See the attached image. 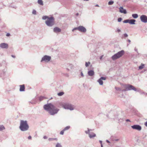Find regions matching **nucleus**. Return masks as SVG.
Segmentation results:
<instances>
[{
  "instance_id": "f257e3e1",
  "label": "nucleus",
  "mask_w": 147,
  "mask_h": 147,
  "mask_svg": "<svg viewBox=\"0 0 147 147\" xmlns=\"http://www.w3.org/2000/svg\"><path fill=\"white\" fill-rule=\"evenodd\" d=\"M57 107L59 108L61 107L59 105V102L55 104L52 103H48L45 105L43 106V108L44 109L48 112L51 115H53L57 114L59 111V109L57 108Z\"/></svg>"
},
{
  "instance_id": "f03ea898",
  "label": "nucleus",
  "mask_w": 147,
  "mask_h": 147,
  "mask_svg": "<svg viewBox=\"0 0 147 147\" xmlns=\"http://www.w3.org/2000/svg\"><path fill=\"white\" fill-rule=\"evenodd\" d=\"M59 105L61 107H62L64 109H68L72 111L74 109V106L69 103H63L61 102H59Z\"/></svg>"
},
{
  "instance_id": "7ed1b4c3",
  "label": "nucleus",
  "mask_w": 147,
  "mask_h": 147,
  "mask_svg": "<svg viewBox=\"0 0 147 147\" xmlns=\"http://www.w3.org/2000/svg\"><path fill=\"white\" fill-rule=\"evenodd\" d=\"M29 127V126L26 121L23 120L20 121L19 128L21 131H27Z\"/></svg>"
},
{
  "instance_id": "20e7f679",
  "label": "nucleus",
  "mask_w": 147,
  "mask_h": 147,
  "mask_svg": "<svg viewBox=\"0 0 147 147\" xmlns=\"http://www.w3.org/2000/svg\"><path fill=\"white\" fill-rule=\"evenodd\" d=\"M124 51L122 50L112 56L111 58L113 60L115 61L121 57L124 54Z\"/></svg>"
},
{
  "instance_id": "39448f33",
  "label": "nucleus",
  "mask_w": 147,
  "mask_h": 147,
  "mask_svg": "<svg viewBox=\"0 0 147 147\" xmlns=\"http://www.w3.org/2000/svg\"><path fill=\"white\" fill-rule=\"evenodd\" d=\"M54 20L53 17H51L45 21V24L48 26L52 27L54 24Z\"/></svg>"
},
{
  "instance_id": "423d86ee",
  "label": "nucleus",
  "mask_w": 147,
  "mask_h": 147,
  "mask_svg": "<svg viewBox=\"0 0 147 147\" xmlns=\"http://www.w3.org/2000/svg\"><path fill=\"white\" fill-rule=\"evenodd\" d=\"M51 59V56L47 55H45L42 57L40 62H45L47 63L49 62Z\"/></svg>"
},
{
  "instance_id": "0eeeda50",
  "label": "nucleus",
  "mask_w": 147,
  "mask_h": 147,
  "mask_svg": "<svg viewBox=\"0 0 147 147\" xmlns=\"http://www.w3.org/2000/svg\"><path fill=\"white\" fill-rule=\"evenodd\" d=\"M124 87L126 90H133L135 91H136L137 90L135 87L133 86L130 84H125L124 86Z\"/></svg>"
},
{
  "instance_id": "6e6552de",
  "label": "nucleus",
  "mask_w": 147,
  "mask_h": 147,
  "mask_svg": "<svg viewBox=\"0 0 147 147\" xmlns=\"http://www.w3.org/2000/svg\"><path fill=\"white\" fill-rule=\"evenodd\" d=\"M76 30H78L80 32H86V28L82 26H80L78 27L72 29V31H74Z\"/></svg>"
},
{
  "instance_id": "1a4fd4ad",
  "label": "nucleus",
  "mask_w": 147,
  "mask_h": 147,
  "mask_svg": "<svg viewBox=\"0 0 147 147\" xmlns=\"http://www.w3.org/2000/svg\"><path fill=\"white\" fill-rule=\"evenodd\" d=\"M7 71V69L5 68L2 71L1 73V76L3 79L5 78L8 76L6 73Z\"/></svg>"
},
{
  "instance_id": "9d476101",
  "label": "nucleus",
  "mask_w": 147,
  "mask_h": 147,
  "mask_svg": "<svg viewBox=\"0 0 147 147\" xmlns=\"http://www.w3.org/2000/svg\"><path fill=\"white\" fill-rule=\"evenodd\" d=\"M140 19L141 21L144 23H147V16L145 15H142L140 16Z\"/></svg>"
},
{
  "instance_id": "9b49d317",
  "label": "nucleus",
  "mask_w": 147,
  "mask_h": 147,
  "mask_svg": "<svg viewBox=\"0 0 147 147\" xmlns=\"http://www.w3.org/2000/svg\"><path fill=\"white\" fill-rule=\"evenodd\" d=\"M131 128L134 129H136L139 131H140L142 129L141 127L138 125H134L131 126Z\"/></svg>"
},
{
  "instance_id": "f8f14e48",
  "label": "nucleus",
  "mask_w": 147,
  "mask_h": 147,
  "mask_svg": "<svg viewBox=\"0 0 147 147\" xmlns=\"http://www.w3.org/2000/svg\"><path fill=\"white\" fill-rule=\"evenodd\" d=\"M106 79V77H101L97 80V82L99 83L100 85H102L103 84V82L102 80H105Z\"/></svg>"
},
{
  "instance_id": "ddd939ff",
  "label": "nucleus",
  "mask_w": 147,
  "mask_h": 147,
  "mask_svg": "<svg viewBox=\"0 0 147 147\" xmlns=\"http://www.w3.org/2000/svg\"><path fill=\"white\" fill-rule=\"evenodd\" d=\"M0 47L2 49H7L8 45L6 43H2L0 44Z\"/></svg>"
},
{
  "instance_id": "4468645a",
  "label": "nucleus",
  "mask_w": 147,
  "mask_h": 147,
  "mask_svg": "<svg viewBox=\"0 0 147 147\" xmlns=\"http://www.w3.org/2000/svg\"><path fill=\"white\" fill-rule=\"evenodd\" d=\"M115 118L118 121L119 123H121L124 120L123 118H121V116L119 115H118V116H116Z\"/></svg>"
},
{
  "instance_id": "2eb2a0df",
  "label": "nucleus",
  "mask_w": 147,
  "mask_h": 147,
  "mask_svg": "<svg viewBox=\"0 0 147 147\" xmlns=\"http://www.w3.org/2000/svg\"><path fill=\"white\" fill-rule=\"evenodd\" d=\"M119 12L121 13L124 14H126L127 13L126 10L123 9L122 7H120L119 8Z\"/></svg>"
},
{
  "instance_id": "dca6fc26",
  "label": "nucleus",
  "mask_w": 147,
  "mask_h": 147,
  "mask_svg": "<svg viewBox=\"0 0 147 147\" xmlns=\"http://www.w3.org/2000/svg\"><path fill=\"white\" fill-rule=\"evenodd\" d=\"M88 135L89 137L90 138H92L96 136V134L95 133L91 132L87 134Z\"/></svg>"
},
{
  "instance_id": "f3484780",
  "label": "nucleus",
  "mask_w": 147,
  "mask_h": 147,
  "mask_svg": "<svg viewBox=\"0 0 147 147\" xmlns=\"http://www.w3.org/2000/svg\"><path fill=\"white\" fill-rule=\"evenodd\" d=\"M61 31V29L58 27H55L53 29V32L55 33H58Z\"/></svg>"
},
{
  "instance_id": "a211bd4d",
  "label": "nucleus",
  "mask_w": 147,
  "mask_h": 147,
  "mask_svg": "<svg viewBox=\"0 0 147 147\" xmlns=\"http://www.w3.org/2000/svg\"><path fill=\"white\" fill-rule=\"evenodd\" d=\"M88 74L90 76H94V72L93 70H90L88 71Z\"/></svg>"
},
{
  "instance_id": "6ab92c4d",
  "label": "nucleus",
  "mask_w": 147,
  "mask_h": 147,
  "mask_svg": "<svg viewBox=\"0 0 147 147\" xmlns=\"http://www.w3.org/2000/svg\"><path fill=\"white\" fill-rule=\"evenodd\" d=\"M20 92L24 91L25 90V86L24 84L20 85Z\"/></svg>"
},
{
  "instance_id": "aec40b11",
  "label": "nucleus",
  "mask_w": 147,
  "mask_h": 147,
  "mask_svg": "<svg viewBox=\"0 0 147 147\" xmlns=\"http://www.w3.org/2000/svg\"><path fill=\"white\" fill-rule=\"evenodd\" d=\"M136 20L134 19L129 20V23L131 24H135Z\"/></svg>"
},
{
  "instance_id": "412c9836",
  "label": "nucleus",
  "mask_w": 147,
  "mask_h": 147,
  "mask_svg": "<svg viewBox=\"0 0 147 147\" xmlns=\"http://www.w3.org/2000/svg\"><path fill=\"white\" fill-rule=\"evenodd\" d=\"M87 129L88 130L85 131V132L86 134H87L91 132V131L92 130V129H90L88 128Z\"/></svg>"
},
{
  "instance_id": "4be33fe9",
  "label": "nucleus",
  "mask_w": 147,
  "mask_h": 147,
  "mask_svg": "<svg viewBox=\"0 0 147 147\" xmlns=\"http://www.w3.org/2000/svg\"><path fill=\"white\" fill-rule=\"evenodd\" d=\"M145 66L144 64L142 63L141 65L139 67V69H143Z\"/></svg>"
},
{
  "instance_id": "5701e85b",
  "label": "nucleus",
  "mask_w": 147,
  "mask_h": 147,
  "mask_svg": "<svg viewBox=\"0 0 147 147\" xmlns=\"http://www.w3.org/2000/svg\"><path fill=\"white\" fill-rule=\"evenodd\" d=\"M49 140V141H53L54 140H55L56 141H57L58 140V139L57 138H49L48 139Z\"/></svg>"
},
{
  "instance_id": "b1692460",
  "label": "nucleus",
  "mask_w": 147,
  "mask_h": 147,
  "mask_svg": "<svg viewBox=\"0 0 147 147\" xmlns=\"http://www.w3.org/2000/svg\"><path fill=\"white\" fill-rule=\"evenodd\" d=\"M38 3L40 5H43V2L42 0H38Z\"/></svg>"
},
{
  "instance_id": "393cba45",
  "label": "nucleus",
  "mask_w": 147,
  "mask_h": 147,
  "mask_svg": "<svg viewBox=\"0 0 147 147\" xmlns=\"http://www.w3.org/2000/svg\"><path fill=\"white\" fill-rule=\"evenodd\" d=\"M55 147H63L61 143L58 142L55 145Z\"/></svg>"
},
{
  "instance_id": "a878e982",
  "label": "nucleus",
  "mask_w": 147,
  "mask_h": 147,
  "mask_svg": "<svg viewBox=\"0 0 147 147\" xmlns=\"http://www.w3.org/2000/svg\"><path fill=\"white\" fill-rule=\"evenodd\" d=\"M128 36V35L127 33L124 34L121 37L122 38H125Z\"/></svg>"
},
{
  "instance_id": "bb28decb",
  "label": "nucleus",
  "mask_w": 147,
  "mask_h": 147,
  "mask_svg": "<svg viewBox=\"0 0 147 147\" xmlns=\"http://www.w3.org/2000/svg\"><path fill=\"white\" fill-rule=\"evenodd\" d=\"M132 17L135 19L137 18L138 17V15L137 14H132Z\"/></svg>"
},
{
  "instance_id": "cd10ccee",
  "label": "nucleus",
  "mask_w": 147,
  "mask_h": 147,
  "mask_svg": "<svg viewBox=\"0 0 147 147\" xmlns=\"http://www.w3.org/2000/svg\"><path fill=\"white\" fill-rule=\"evenodd\" d=\"M50 18V17H49L48 16H43L42 17V19L43 20H45L46 19L47 20L48 19H49V18Z\"/></svg>"
},
{
  "instance_id": "c85d7f7f",
  "label": "nucleus",
  "mask_w": 147,
  "mask_h": 147,
  "mask_svg": "<svg viewBox=\"0 0 147 147\" xmlns=\"http://www.w3.org/2000/svg\"><path fill=\"white\" fill-rule=\"evenodd\" d=\"M90 64H91L90 62L89 61H88V62H85V66L86 67H87Z\"/></svg>"
},
{
  "instance_id": "c756f323",
  "label": "nucleus",
  "mask_w": 147,
  "mask_h": 147,
  "mask_svg": "<svg viewBox=\"0 0 147 147\" xmlns=\"http://www.w3.org/2000/svg\"><path fill=\"white\" fill-rule=\"evenodd\" d=\"M64 92H62L58 93L57 94V95L59 96H62L64 94Z\"/></svg>"
},
{
  "instance_id": "7c9ffc66",
  "label": "nucleus",
  "mask_w": 147,
  "mask_h": 147,
  "mask_svg": "<svg viewBox=\"0 0 147 147\" xmlns=\"http://www.w3.org/2000/svg\"><path fill=\"white\" fill-rule=\"evenodd\" d=\"M139 91V92L141 94H142V95L144 94V95H147V93H146L142 91Z\"/></svg>"
},
{
  "instance_id": "2f4dec72",
  "label": "nucleus",
  "mask_w": 147,
  "mask_h": 147,
  "mask_svg": "<svg viewBox=\"0 0 147 147\" xmlns=\"http://www.w3.org/2000/svg\"><path fill=\"white\" fill-rule=\"evenodd\" d=\"M70 128V126H67L66 127L63 129L64 130L66 131L69 129Z\"/></svg>"
},
{
  "instance_id": "473e14b6",
  "label": "nucleus",
  "mask_w": 147,
  "mask_h": 147,
  "mask_svg": "<svg viewBox=\"0 0 147 147\" xmlns=\"http://www.w3.org/2000/svg\"><path fill=\"white\" fill-rule=\"evenodd\" d=\"M5 129V127L3 125H0V131H1Z\"/></svg>"
},
{
  "instance_id": "72a5a7b5",
  "label": "nucleus",
  "mask_w": 147,
  "mask_h": 147,
  "mask_svg": "<svg viewBox=\"0 0 147 147\" xmlns=\"http://www.w3.org/2000/svg\"><path fill=\"white\" fill-rule=\"evenodd\" d=\"M115 88L116 89V90L117 91H121V89L119 87H115Z\"/></svg>"
},
{
  "instance_id": "f704fd0d",
  "label": "nucleus",
  "mask_w": 147,
  "mask_h": 147,
  "mask_svg": "<svg viewBox=\"0 0 147 147\" xmlns=\"http://www.w3.org/2000/svg\"><path fill=\"white\" fill-rule=\"evenodd\" d=\"M32 13L34 15H36V10L35 9H33L32 11Z\"/></svg>"
},
{
  "instance_id": "c9c22d12",
  "label": "nucleus",
  "mask_w": 147,
  "mask_h": 147,
  "mask_svg": "<svg viewBox=\"0 0 147 147\" xmlns=\"http://www.w3.org/2000/svg\"><path fill=\"white\" fill-rule=\"evenodd\" d=\"M9 7H11L12 8H14L15 9H16L17 8V7L16 5H10L9 6Z\"/></svg>"
},
{
  "instance_id": "e433bc0d",
  "label": "nucleus",
  "mask_w": 147,
  "mask_h": 147,
  "mask_svg": "<svg viewBox=\"0 0 147 147\" xmlns=\"http://www.w3.org/2000/svg\"><path fill=\"white\" fill-rule=\"evenodd\" d=\"M114 3V1H109L108 2V4L109 5H112Z\"/></svg>"
},
{
  "instance_id": "4c0bfd02",
  "label": "nucleus",
  "mask_w": 147,
  "mask_h": 147,
  "mask_svg": "<svg viewBox=\"0 0 147 147\" xmlns=\"http://www.w3.org/2000/svg\"><path fill=\"white\" fill-rule=\"evenodd\" d=\"M129 20H125L123 21V22L124 23H129Z\"/></svg>"
},
{
  "instance_id": "58836bf2",
  "label": "nucleus",
  "mask_w": 147,
  "mask_h": 147,
  "mask_svg": "<svg viewBox=\"0 0 147 147\" xmlns=\"http://www.w3.org/2000/svg\"><path fill=\"white\" fill-rule=\"evenodd\" d=\"M122 20V18H119L117 20L119 22H121Z\"/></svg>"
},
{
  "instance_id": "ea45409f",
  "label": "nucleus",
  "mask_w": 147,
  "mask_h": 147,
  "mask_svg": "<svg viewBox=\"0 0 147 147\" xmlns=\"http://www.w3.org/2000/svg\"><path fill=\"white\" fill-rule=\"evenodd\" d=\"M65 131L63 129L60 132V134L61 135H63L64 134V131Z\"/></svg>"
},
{
  "instance_id": "a19ab883",
  "label": "nucleus",
  "mask_w": 147,
  "mask_h": 147,
  "mask_svg": "<svg viewBox=\"0 0 147 147\" xmlns=\"http://www.w3.org/2000/svg\"><path fill=\"white\" fill-rule=\"evenodd\" d=\"M134 50L136 51L137 53L139 55V53H138V49L137 48H136V47L135 48Z\"/></svg>"
},
{
  "instance_id": "79ce46f5",
  "label": "nucleus",
  "mask_w": 147,
  "mask_h": 147,
  "mask_svg": "<svg viewBox=\"0 0 147 147\" xmlns=\"http://www.w3.org/2000/svg\"><path fill=\"white\" fill-rule=\"evenodd\" d=\"M81 76L82 77H84V75L83 74V73H82V71L81 72Z\"/></svg>"
},
{
  "instance_id": "37998d69",
  "label": "nucleus",
  "mask_w": 147,
  "mask_h": 147,
  "mask_svg": "<svg viewBox=\"0 0 147 147\" xmlns=\"http://www.w3.org/2000/svg\"><path fill=\"white\" fill-rule=\"evenodd\" d=\"M117 31L119 32H121V30L120 29L118 28L117 29Z\"/></svg>"
},
{
  "instance_id": "c03bdc74",
  "label": "nucleus",
  "mask_w": 147,
  "mask_h": 147,
  "mask_svg": "<svg viewBox=\"0 0 147 147\" xmlns=\"http://www.w3.org/2000/svg\"><path fill=\"white\" fill-rule=\"evenodd\" d=\"M127 41L129 43V44H127V45L128 46L129 45V44L130 43L131 40L129 39H128V40H127Z\"/></svg>"
},
{
  "instance_id": "a18cd8bd",
  "label": "nucleus",
  "mask_w": 147,
  "mask_h": 147,
  "mask_svg": "<svg viewBox=\"0 0 147 147\" xmlns=\"http://www.w3.org/2000/svg\"><path fill=\"white\" fill-rule=\"evenodd\" d=\"M43 138L44 139H47L48 138V137L46 136H44Z\"/></svg>"
},
{
  "instance_id": "49530a36",
  "label": "nucleus",
  "mask_w": 147,
  "mask_h": 147,
  "mask_svg": "<svg viewBox=\"0 0 147 147\" xmlns=\"http://www.w3.org/2000/svg\"><path fill=\"white\" fill-rule=\"evenodd\" d=\"M32 138V137L31 136H29L28 137V139H29V140H30Z\"/></svg>"
},
{
  "instance_id": "de8ad7c7",
  "label": "nucleus",
  "mask_w": 147,
  "mask_h": 147,
  "mask_svg": "<svg viewBox=\"0 0 147 147\" xmlns=\"http://www.w3.org/2000/svg\"><path fill=\"white\" fill-rule=\"evenodd\" d=\"M10 35V34L9 33H7L6 34V36H9Z\"/></svg>"
},
{
  "instance_id": "09e8293b",
  "label": "nucleus",
  "mask_w": 147,
  "mask_h": 147,
  "mask_svg": "<svg viewBox=\"0 0 147 147\" xmlns=\"http://www.w3.org/2000/svg\"><path fill=\"white\" fill-rule=\"evenodd\" d=\"M103 57V55H102L100 57V60H101L102 57Z\"/></svg>"
},
{
  "instance_id": "8fccbe9b",
  "label": "nucleus",
  "mask_w": 147,
  "mask_h": 147,
  "mask_svg": "<svg viewBox=\"0 0 147 147\" xmlns=\"http://www.w3.org/2000/svg\"><path fill=\"white\" fill-rule=\"evenodd\" d=\"M145 125L147 127V121L145 123Z\"/></svg>"
},
{
  "instance_id": "3c124183",
  "label": "nucleus",
  "mask_w": 147,
  "mask_h": 147,
  "mask_svg": "<svg viewBox=\"0 0 147 147\" xmlns=\"http://www.w3.org/2000/svg\"><path fill=\"white\" fill-rule=\"evenodd\" d=\"M122 91H127V90H126V89H124V90H121Z\"/></svg>"
},
{
  "instance_id": "603ef678",
  "label": "nucleus",
  "mask_w": 147,
  "mask_h": 147,
  "mask_svg": "<svg viewBox=\"0 0 147 147\" xmlns=\"http://www.w3.org/2000/svg\"><path fill=\"white\" fill-rule=\"evenodd\" d=\"M11 57L13 58H15L16 57L15 56L13 55H11Z\"/></svg>"
},
{
  "instance_id": "864d4df0",
  "label": "nucleus",
  "mask_w": 147,
  "mask_h": 147,
  "mask_svg": "<svg viewBox=\"0 0 147 147\" xmlns=\"http://www.w3.org/2000/svg\"><path fill=\"white\" fill-rule=\"evenodd\" d=\"M126 121L128 122V121H130V120L129 119H127L126 120Z\"/></svg>"
},
{
  "instance_id": "5fc2aeb1",
  "label": "nucleus",
  "mask_w": 147,
  "mask_h": 147,
  "mask_svg": "<svg viewBox=\"0 0 147 147\" xmlns=\"http://www.w3.org/2000/svg\"><path fill=\"white\" fill-rule=\"evenodd\" d=\"M70 67L71 68V67H73L72 65L71 64H69Z\"/></svg>"
},
{
  "instance_id": "6e6d98bb",
  "label": "nucleus",
  "mask_w": 147,
  "mask_h": 147,
  "mask_svg": "<svg viewBox=\"0 0 147 147\" xmlns=\"http://www.w3.org/2000/svg\"><path fill=\"white\" fill-rule=\"evenodd\" d=\"M106 142H107V143H110V142H109V140H106Z\"/></svg>"
},
{
  "instance_id": "4d7b16f0",
  "label": "nucleus",
  "mask_w": 147,
  "mask_h": 147,
  "mask_svg": "<svg viewBox=\"0 0 147 147\" xmlns=\"http://www.w3.org/2000/svg\"><path fill=\"white\" fill-rule=\"evenodd\" d=\"M99 142L101 144H102V141H101V140H100Z\"/></svg>"
},
{
  "instance_id": "13d9d810",
  "label": "nucleus",
  "mask_w": 147,
  "mask_h": 147,
  "mask_svg": "<svg viewBox=\"0 0 147 147\" xmlns=\"http://www.w3.org/2000/svg\"><path fill=\"white\" fill-rule=\"evenodd\" d=\"M95 6H96V7H99V6L97 4V5H95Z\"/></svg>"
},
{
  "instance_id": "bf43d9fd",
  "label": "nucleus",
  "mask_w": 147,
  "mask_h": 147,
  "mask_svg": "<svg viewBox=\"0 0 147 147\" xmlns=\"http://www.w3.org/2000/svg\"><path fill=\"white\" fill-rule=\"evenodd\" d=\"M119 140V139H116V140H115L116 141H118Z\"/></svg>"
},
{
  "instance_id": "052dcab7",
  "label": "nucleus",
  "mask_w": 147,
  "mask_h": 147,
  "mask_svg": "<svg viewBox=\"0 0 147 147\" xmlns=\"http://www.w3.org/2000/svg\"><path fill=\"white\" fill-rule=\"evenodd\" d=\"M78 15H79V14H78V13H77L76 14V16H78Z\"/></svg>"
},
{
  "instance_id": "680f3d73",
  "label": "nucleus",
  "mask_w": 147,
  "mask_h": 147,
  "mask_svg": "<svg viewBox=\"0 0 147 147\" xmlns=\"http://www.w3.org/2000/svg\"><path fill=\"white\" fill-rule=\"evenodd\" d=\"M83 0L84 1H89V0Z\"/></svg>"
},
{
  "instance_id": "e2e57ef3",
  "label": "nucleus",
  "mask_w": 147,
  "mask_h": 147,
  "mask_svg": "<svg viewBox=\"0 0 147 147\" xmlns=\"http://www.w3.org/2000/svg\"><path fill=\"white\" fill-rule=\"evenodd\" d=\"M101 147H103V146L102 144H101Z\"/></svg>"
},
{
  "instance_id": "0e129e2a",
  "label": "nucleus",
  "mask_w": 147,
  "mask_h": 147,
  "mask_svg": "<svg viewBox=\"0 0 147 147\" xmlns=\"http://www.w3.org/2000/svg\"><path fill=\"white\" fill-rule=\"evenodd\" d=\"M41 98H42L41 97H40V99H41ZM42 98H43V97H42Z\"/></svg>"
},
{
  "instance_id": "69168bd1",
  "label": "nucleus",
  "mask_w": 147,
  "mask_h": 147,
  "mask_svg": "<svg viewBox=\"0 0 147 147\" xmlns=\"http://www.w3.org/2000/svg\"><path fill=\"white\" fill-rule=\"evenodd\" d=\"M15 0H11V1H15Z\"/></svg>"
},
{
  "instance_id": "338daca9",
  "label": "nucleus",
  "mask_w": 147,
  "mask_h": 147,
  "mask_svg": "<svg viewBox=\"0 0 147 147\" xmlns=\"http://www.w3.org/2000/svg\"><path fill=\"white\" fill-rule=\"evenodd\" d=\"M67 69L68 70H69V69L68 68H67Z\"/></svg>"
}]
</instances>
